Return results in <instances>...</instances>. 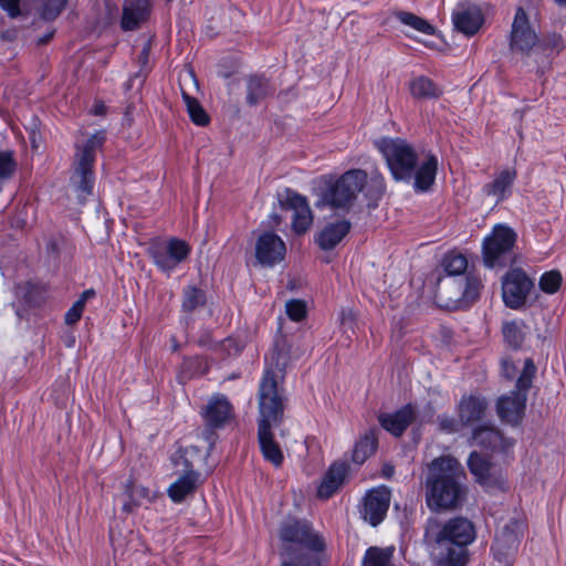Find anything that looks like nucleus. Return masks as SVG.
<instances>
[{
  "instance_id": "obj_27",
  "label": "nucleus",
  "mask_w": 566,
  "mask_h": 566,
  "mask_svg": "<svg viewBox=\"0 0 566 566\" xmlns=\"http://www.w3.org/2000/svg\"><path fill=\"white\" fill-rule=\"evenodd\" d=\"M515 178V169H504L495 176L493 181L484 185L483 192L495 198L496 202H500L511 195V188Z\"/></svg>"
},
{
  "instance_id": "obj_10",
  "label": "nucleus",
  "mask_w": 566,
  "mask_h": 566,
  "mask_svg": "<svg viewBox=\"0 0 566 566\" xmlns=\"http://www.w3.org/2000/svg\"><path fill=\"white\" fill-rule=\"evenodd\" d=\"M190 251L189 244L177 238L155 242L149 248V254L155 264L165 272H171L184 262L189 256Z\"/></svg>"
},
{
  "instance_id": "obj_49",
  "label": "nucleus",
  "mask_w": 566,
  "mask_h": 566,
  "mask_svg": "<svg viewBox=\"0 0 566 566\" xmlns=\"http://www.w3.org/2000/svg\"><path fill=\"white\" fill-rule=\"evenodd\" d=\"M149 53H150V43L147 42L143 46L139 55H138V63L140 65V71L146 72L149 70Z\"/></svg>"
},
{
  "instance_id": "obj_58",
  "label": "nucleus",
  "mask_w": 566,
  "mask_h": 566,
  "mask_svg": "<svg viewBox=\"0 0 566 566\" xmlns=\"http://www.w3.org/2000/svg\"><path fill=\"white\" fill-rule=\"evenodd\" d=\"M382 471L387 478H390L394 474V468L390 465H386Z\"/></svg>"
},
{
  "instance_id": "obj_15",
  "label": "nucleus",
  "mask_w": 566,
  "mask_h": 566,
  "mask_svg": "<svg viewBox=\"0 0 566 566\" xmlns=\"http://www.w3.org/2000/svg\"><path fill=\"white\" fill-rule=\"evenodd\" d=\"M452 21L457 30L465 35H473L482 27L484 17L478 4L460 2L453 10Z\"/></svg>"
},
{
  "instance_id": "obj_44",
  "label": "nucleus",
  "mask_w": 566,
  "mask_h": 566,
  "mask_svg": "<svg viewBox=\"0 0 566 566\" xmlns=\"http://www.w3.org/2000/svg\"><path fill=\"white\" fill-rule=\"evenodd\" d=\"M15 170L11 153L0 151V180L10 178Z\"/></svg>"
},
{
  "instance_id": "obj_12",
  "label": "nucleus",
  "mask_w": 566,
  "mask_h": 566,
  "mask_svg": "<svg viewBox=\"0 0 566 566\" xmlns=\"http://www.w3.org/2000/svg\"><path fill=\"white\" fill-rule=\"evenodd\" d=\"M533 286L530 277L520 269L511 270L502 281V297L506 306L518 308L524 305Z\"/></svg>"
},
{
  "instance_id": "obj_13",
  "label": "nucleus",
  "mask_w": 566,
  "mask_h": 566,
  "mask_svg": "<svg viewBox=\"0 0 566 566\" xmlns=\"http://www.w3.org/2000/svg\"><path fill=\"white\" fill-rule=\"evenodd\" d=\"M468 467L475 480L488 488H501L504 483L502 469L482 457L476 451L472 452L468 459Z\"/></svg>"
},
{
  "instance_id": "obj_37",
  "label": "nucleus",
  "mask_w": 566,
  "mask_h": 566,
  "mask_svg": "<svg viewBox=\"0 0 566 566\" xmlns=\"http://www.w3.org/2000/svg\"><path fill=\"white\" fill-rule=\"evenodd\" d=\"M206 304L205 292L196 286H187L184 290L182 310L193 312Z\"/></svg>"
},
{
  "instance_id": "obj_24",
  "label": "nucleus",
  "mask_w": 566,
  "mask_h": 566,
  "mask_svg": "<svg viewBox=\"0 0 566 566\" xmlns=\"http://www.w3.org/2000/svg\"><path fill=\"white\" fill-rule=\"evenodd\" d=\"M149 0H132L125 3L123 9L122 28L134 30L146 21L149 15Z\"/></svg>"
},
{
  "instance_id": "obj_51",
  "label": "nucleus",
  "mask_w": 566,
  "mask_h": 566,
  "mask_svg": "<svg viewBox=\"0 0 566 566\" xmlns=\"http://www.w3.org/2000/svg\"><path fill=\"white\" fill-rule=\"evenodd\" d=\"M355 321V314L352 310H343L340 313V323L343 325H348L352 327L353 323Z\"/></svg>"
},
{
  "instance_id": "obj_6",
  "label": "nucleus",
  "mask_w": 566,
  "mask_h": 566,
  "mask_svg": "<svg viewBox=\"0 0 566 566\" xmlns=\"http://www.w3.org/2000/svg\"><path fill=\"white\" fill-rule=\"evenodd\" d=\"M475 538L473 524L463 517L450 520L438 534V543L448 552V559L454 564H464L465 547Z\"/></svg>"
},
{
  "instance_id": "obj_38",
  "label": "nucleus",
  "mask_w": 566,
  "mask_h": 566,
  "mask_svg": "<svg viewBox=\"0 0 566 566\" xmlns=\"http://www.w3.org/2000/svg\"><path fill=\"white\" fill-rule=\"evenodd\" d=\"M182 96L191 120L200 126L207 125L209 117L199 102L186 93H184Z\"/></svg>"
},
{
  "instance_id": "obj_33",
  "label": "nucleus",
  "mask_w": 566,
  "mask_h": 566,
  "mask_svg": "<svg viewBox=\"0 0 566 566\" xmlns=\"http://www.w3.org/2000/svg\"><path fill=\"white\" fill-rule=\"evenodd\" d=\"M247 99L250 105H256L270 93V85L262 76H251L248 80Z\"/></svg>"
},
{
  "instance_id": "obj_18",
  "label": "nucleus",
  "mask_w": 566,
  "mask_h": 566,
  "mask_svg": "<svg viewBox=\"0 0 566 566\" xmlns=\"http://www.w3.org/2000/svg\"><path fill=\"white\" fill-rule=\"evenodd\" d=\"M521 528V523L517 521H510V523L504 525L496 534L492 549L497 559H505L517 548Z\"/></svg>"
},
{
  "instance_id": "obj_3",
  "label": "nucleus",
  "mask_w": 566,
  "mask_h": 566,
  "mask_svg": "<svg viewBox=\"0 0 566 566\" xmlns=\"http://www.w3.org/2000/svg\"><path fill=\"white\" fill-rule=\"evenodd\" d=\"M280 537L284 542L283 555L286 560L283 566H308L310 558L303 548L321 552L324 549L322 538L313 533L305 522L291 520L280 530Z\"/></svg>"
},
{
  "instance_id": "obj_46",
  "label": "nucleus",
  "mask_w": 566,
  "mask_h": 566,
  "mask_svg": "<svg viewBox=\"0 0 566 566\" xmlns=\"http://www.w3.org/2000/svg\"><path fill=\"white\" fill-rule=\"evenodd\" d=\"M481 286L482 283L480 279L475 276H469L467 279V285L463 292V297L470 302L475 301L479 297Z\"/></svg>"
},
{
  "instance_id": "obj_48",
  "label": "nucleus",
  "mask_w": 566,
  "mask_h": 566,
  "mask_svg": "<svg viewBox=\"0 0 566 566\" xmlns=\"http://www.w3.org/2000/svg\"><path fill=\"white\" fill-rule=\"evenodd\" d=\"M0 7L8 12L11 18L20 15V0H0Z\"/></svg>"
},
{
  "instance_id": "obj_50",
  "label": "nucleus",
  "mask_w": 566,
  "mask_h": 566,
  "mask_svg": "<svg viewBox=\"0 0 566 566\" xmlns=\"http://www.w3.org/2000/svg\"><path fill=\"white\" fill-rule=\"evenodd\" d=\"M439 427L442 431L448 433L457 432L459 430L457 421L446 416L439 417Z\"/></svg>"
},
{
  "instance_id": "obj_45",
  "label": "nucleus",
  "mask_w": 566,
  "mask_h": 566,
  "mask_svg": "<svg viewBox=\"0 0 566 566\" xmlns=\"http://www.w3.org/2000/svg\"><path fill=\"white\" fill-rule=\"evenodd\" d=\"M67 0H44L42 15L45 20L55 19Z\"/></svg>"
},
{
  "instance_id": "obj_41",
  "label": "nucleus",
  "mask_w": 566,
  "mask_h": 566,
  "mask_svg": "<svg viewBox=\"0 0 566 566\" xmlns=\"http://www.w3.org/2000/svg\"><path fill=\"white\" fill-rule=\"evenodd\" d=\"M444 270L450 275L463 274L468 268L467 258L462 254H448L443 261Z\"/></svg>"
},
{
  "instance_id": "obj_56",
  "label": "nucleus",
  "mask_w": 566,
  "mask_h": 566,
  "mask_svg": "<svg viewBox=\"0 0 566 566\" xmlns=\"http://www.w3.org/2000/svg\"><path fill=\"white\" fill-rule=\"evenodd\" d=\"M52 36H53V32H49V33H48V34H45L43 38H39V39L36 40V43H38L39 45H41V44H45L48 41H50V40L52 39Z\"/></svg>"
},
{
  "instance_id": "obj_54",
  "label": "nucleus",
  "mask_w": 566,
  "mask_h": 566,
  "mask_svg": "<svg viewBox=\"0 0 566 566\" xmlns=\"http://www.w3.org/2000/svg\"><path fill=\"white\" fill-rule=\"evenodd\" d=\"M94 295H95V292L93 290H86L81 294V296L77 301H83V305L85 306L87 300L93 297Z\"/></svg>"
},
{
  "instance_id": "obj_19",
  "label": "nucleus",
  "mask_w": 566,
  "mask_h": 566,
  "mask_svg": "<svg viewBox=\"0 0 566 566\" xmlns=\"http://www.w3.org/2000/svg\"><path fill=\"white\" fill-rule=\"evenodd\" d=\"M472 440L476 446L492 451H506L513 446L510 439L504 438L503 434L492 426L475 428L472 433Z\"/></svg>"
},
{
  "instance_id": "obj_5",
  "label": "nucleus",
  "mask_w": 566,
  "mask_h": 566,
  "mask_svg": "<svg viewBox=\"0 0 566 566\" xmlns=\"http://www.w3.org/2000/svg\"><path fill=\"white\" fill-rule=\"evenodd\" d=\"M366 185V171L350 169L336 180L326 182V187L321 193V201L332 208L348 210L354 206L357 196Z\"/></svg>"
},
{
  "instance_id": "obj_34",
  "label": "nucleus",
  "mask_w": 566,
  "mask_h": 566,
  "mask_svg": "<svg viewBox=\"0 0 566 566\" xmlns=\"http://www.w3.org/2000/svg\"><path fill=\"white\" fill-rule=\"evenodd\" d=\"M376 444L377 438L375 432L369 431L356 443L353 452V461L358 464L364 463L366 459L375 452Z\"/></svg>"
},
{
  "instance_id": "obj_1",
  "label": "nucleus",
  "mask_w": 566,
  "mask_h": 566,
  "mask_svg": "<svg viewBox=\"0 0 566 566\" xmlns=\"http://www.w3.org/2000/svg\"><path fill=\"white\" fill-rule=\"evenodd\" d=\"M463 479V468L455 458L444 455L432 460L424 484L428 507L438 511L458 506L464 493Z\"/></svg>"
},
{
  "instance_id": "obj_14",
  "label": "nucleus",
  "mask_w": 566,
  "mask_h": 566,
  "mask_svg": "<svg viewBox=\"0 0 566 566\" xmlns=\"http://www.w3.org/2000/svg\"><path fill=\"white\" fill-rule=\"evenodd\" d=\"M285 251L283 240L272 232H265L256 240L255 256L262 265L273 266L281 262L285 256Z\"/></svg>"
},
{
  "instance_id": "obj_25",
  "label": "nucleus",
  "mask_w": 566,
  "mask_h": 566,
  "mask_svg": "<svg viewBox=\"0 0 566 566\" xmlns=\"http://www.w3.org/2000/svg\"><path fill=\"white\" fill-rule=\"evenodd\" d=\"M203 417L210 428H219L231 417V405L223 396H214L209 400Z\"/></svg>"
},
{
  "instance_id": "obj_20",
  "label": "nucleus",
  "mask_w": 566,
  "mask_h": 566,
  "mask_svg": "<svg viewBox=\"0 0 566 566\" xmlns=\"http://www.w3.org/2000/svg\"><path fill=\"white\" fill-rule=\"evenodd\" d=\"M154 499L155 495L146 486L128 480L124 485L122 510L127 514L134 513L138 507L150 504Z\"/></svg>"
},
{
  "instance_id": "obj_4",
  "label": "nucleus",
  "mask_w": 566,
  "mask_h": 566,
  "mask_svg": "<svg viewBox=\"0 0 566 566\" xmlns=\"http://www.w3.org/2000/svg\"><path fill=\"white\" fill-rule=\"evenodd\" d=\"M376 147L396 181L412 180L419 158L411 144L402 138L384 137L376 142Z\"/></svg>"
},
{
  "instance_id": "obj_32",
  "label": "nucleus",
  "mask_w": 566,
  "mask_h": 566,
  "mask_svg": "<svg viewBox=\"0 0 566 566\" xmlns=\"http://www.w3.org/2000/svg\"><path fill=\"white\" fill-rule=\"evenodd\" d=\"M394 547H370L366 551L363 566H394Z\"/></svg>"
},
{
  "instance_id": "obj_23",
  "label": "nucleus",
  "mask_w": 566,
  "mask_h": 566,
  "mask_svg": "<svg viewBox=\"0 0 566 566\" xmlns=\"http://www.w3.org/2000/svg\"><path fill=\"white\" fill-rule=\"evenodd\" d=\"M350 223L347 220H336L327 223L316 235V243L323 250L335 248L349 232Z\"/></svg>"
},
{
  "instance_id": "obj_36",
  "label": "nucleus",
  "mask_w": 566,
  "mask_h": 566,
  "mask_svg": "<svg viewBox=\"0 0 566 566\" xmlns=\"http://www.w3.org/2000/svg\"><path fill=\"white\" fill-rule=\"evenodd\" d=\"M503 336L505 342L514 347L518 348L524 340V323L521 321L505 322L502 327Z\"/></svg>"
},
{
  "instance_id": "obj_16",
  "label": "nucleus",
  "mask_w": 566,
  "mask_h": 566,
  "mask_svg": "<svg viewBox=\"0 0 566 566\" xmlns=\"http://www.w3.org/2000/svg\"><path fill=\"white\" fill-rule=\"evenodd\" d=\"M390 503V491L377 488L367 493L364 501L363 517L373 526H377L385 517Z\"/></svg>"
},
{
  "instance_id": "obj_40",
  "label": "nucleus",
  "mask_w": 566,
  "mask_h": 566,
  "mask_svg": "<svg viewBox=\"0 0 566 566\" xmlns=\"http://www.w3.org/2000/svg\"><path fill=\"white\" fill-rule=\"evenodd\" d=\"M563 276L559 271L545 272L539 279V289L546 294H555L562 286Z\"/></svg>"
},
{
  "instance_id": "obj_31",
  "label": "nucleus",
  "mask_w": 566,
  "mask_h": 566,
  "mask_svg": "<svg viewBox=\"0 0 566 566\" xmlns=\"http://www.w3.org/2000/svg\"><path fill=\"white\" fill-rule=\"evenodd\" d=\"M409 87L411 95L419 99L437 98L442 93L440 87L426 76L413 78Z\"/></svg>"
},
{
  "instance_id": "obj_26",
  "label": "nucleus",
  "mask_w": 566,
  "mask_h": 566,
  "mask_svg": "<svg viewBox=\"0 0 566 566\" xmlns=\"http://www.w3.org/2000/svg\"><path fill=\"white\" fill-rule=\"evenodd\" d=\"M486 409L488 403L484 398L478 396L463 397L459 403V418L463 424H471L482 420Z\"/></svg>"
},
{
  "instance_id": "obj_55",
  "label": "nucleus",
  "mask_w": 566,
  "mask_h": 566,
  "mask_svg": "<svg viewBox=\"0 0 566 566\" xmlns=\"http://www.w3.org/2000/svg\"><path fill=\"white\" fill-rule=\"evenodd\" d=\"M106 113V106L103 103H96L93 108L94 115H104Z\"/></svg>"
},
{
  "instance_id": "obj_2",
  "label": "nucleus",
  "mask_w": 566,
  "mask_h": 566,
  "mask_svg": "<svg viewBox=\"0 0 566 566\" xmlns=\"http://www.w3.org/2000/svg\"><path fill=\"white\" fill-rule=\"evenodd\" d=\"M259 411L258 439L262 454L273 465L280 467L283 462V452L279 443L274 441L271 427L277 426L282 421L284 405L280 392L276 391L275 377L272 373H266L261 380Z\"/></svg>"
},
{
  "instance_id": "obj_17",
  "label": "nucleus",
  "mask_w": 566,
  "mask_h": 566,
  "mask_svg": "<svg viewBox=\"0 0 566 566\" xmlns=\"http://www.w3.org/2000/svg\"><path fill=\"white\" fill-rule=\"evenodd\" d=\"M283 206L293 211V230L298 234L305 233L313 223L312 210L306 198L289 191Z\"/></svg>"
},
{
  "instance_id": "obj_53",
  "label": "nucleus",
  "mask_w": 566,
  "mask_h": 566,
  "mask_svg": "<svg viewBox=\"0 0 566 566\" xmlns=\"http://www.w3.org/2000/svg\"><path fill=\"white\" fill-rule=\"evenodd\" d=\"M17 36L15 30H7L1 33V38L7 41H13Z\"/></svg>"
},
{
  "instance_id": "obj_35",
  "label": "nucleus",
  "mask_w": 566,
  "mask_h": 566,
  "mask_svg": "<svg viewBox=\"0 0 566 566\" xmlns=\"http://www.w3.org/2000/svg\"><path fill=\"white\" fill-rule=\"evenodd\" d=\"M395 17L405 25H408L423 34H433L434 27L431 25L427 20L406 11H398Z\"/></svg>"
},
{
  "instance_id": "obj_21",
  "label": "nucleus",
  "mask_w": 566,
  "mask_h": 566,
  "mask_svg": "<svg viewBox=\"0 0 566 566\" xmlns=\"http://www.w3.org/2000/svg\"><path fill=\"white\" fill-rule=\"evenodd\" d=\"M297 357V355L292 353V346L285 338L276 339L271 354V367L265 370L263 378L266 373H272L275 377V384L277 385V379L282 376V373L287 367L289 363ZM276 391L279 392L277 388Z\"/></svg>"
},
{
  "instance_id": "obj_57",
  "label": "nucleus",
  "mask_w": 566,
  "mask_h": 566,
  "mask_svg": "<svg viewBox=\"0 0 566 566\" xmlns=\"http://www.w3.org/2000/svg\"><path fill=\"white\" fill-rule=\"evenodd\" d=\"M463 564H454L448 559V552L446 553L444 560H441L439 566H462Z\"/></svg>"
},
{
  "instance_id": "obj_11",
  "label": "nucleus",
  "mask_w": 566,
  "mask_h": 566,
  "mask_svg": "<svg viewBox=\"0 0 566 566\" xmlns=\"http://www.w3.org/2000/svg\"><path fill=\"white\" fill-rule=\"evenodd\" d=\"M538 36L531 25L528 17L523 8L516 10L511 30V50L520 54H530L538 46Z\"/></svg>"
},
{
  "instance_id": "obj_39",
  "label": "nucleus",
  "mask_w": 566,
  "mask_h": 566,
  "mask_svg": "<svg viewBox=\"0 0 566 566\" xmlns=\"http://www.w3.org/2000/svg\"><path fill=\"white\" fill-rule=\"evenodd\" d=\"M565 40L560 34L549 33L538 41L537 49L547 55L558 54L565 48Z\"/></svg>"
},
{
  "instance_id": "obj_28",
  "label": "nucleus",
  "mask_w": 566,
  "mask_h": 566,
  "mask_svg": "<svg viewBox=\"0 0 566 566\" xmlns=\"http://www.w3.org/2000/svg\"><path fill=\"white\" fill-rule=\"evenodd\" d=\"M347 467L344 463H334L325 474L317 494L322 499L331 497L344 483Z\"/></svg>"
},
{
  "instance_id": "obj_29",
  "label": "nucleus",
  "mask_w": 566,
  "mask_h": 566,
  "mask_svg": "<svg viewBox=\"0 0 566 566\" xmlns=\"http://www.w3.org/2000/svg\"><path fill=\"white\" fill-rule=\"evenodd\" d=\"M198 473L191 469L187 470L176 482H174L168 489V495L170 499L179 503L186 499L187 495L193 493L198 483Z\"/></svg>"
},
{
  "instance_id": "obj_59",
  "label": "nucleus",
  "mask_w": 566,
  "mask_h": 566,
  "mask_svg": "<svg viewBox=\"0 0 566 566\" xmlns=\"http://www.w3.org/2000/svg\"><path fill=\"white\" fill-rule=\"evenodd\" d=\"M559 4L562 6H565L566 7V0H556Z\"/></svg>"
},
{
  "instance_id": "obj_7",
  "label": "nucleus",
  "mask_w": 566,
  "mask_h": 566,
  "mask_svg": "<svg viewBox=\"0 0 566 566\" xmlns=\"http://www.w3.org/2000/svg\"><path fill=\"white\" fill-rule=\"evenodd\" d=\"M535 370L533 361L526 359L523 371L516 381V390L499 399L496 409L503 421L517 424L522 420L526 406V392L532 386Z\"/></svg>"
},
{
  "instance_id": "obj_22",
  "label": "nucleus",
  "mask_w": 566,
  "mask_h": 566,
  "mask_svg": "<svg viewBox=\"0 0 566 566\" xmlns=\"http://www.w3.org/2000/svg\"><path fill=\"white\" fill-rule=\"evenodd\" d=\"M415 409L407 405L394 413H382L379 416L381 427L394 436H401L402 432L415 419Z\"/></svg>"
},
{
  "instance_id": "obj_9",
  "label": "nucleus",
  "mask_w": 566,
  "mask_h": 566,
  "mask_svg": "<svg viewBox=\"0 0 566 566\" xmlns=\"http://www.w3.org/2000/svg\"><path fill=\"white\" fill-rule=\"evenodd\" d=\"M515 231L504 224H496L483 241V260L488 268L504 266L507 254L516 242Z\"/></svg>"
},
{
  "instance_id": "obj_8",
  "label": "nucleus",
  "mask_w": 566,
  "mask_h": 566,
  "mask_svg": "<svg viewBox=\"0 0 566 566\" xmlns=\"http://www.w3.org/2000/svg\"><path fill=\"white\" fill-rule=\"evenodd\" d=\"M104 142V133L98 132L92 135L84 145L77 146L72 182L83 196L92 192L94 181L92 167L95 160V153L103 146Z\"/></svg>"
},
{
  "instance_id": "obj_43",
  "label": "nucleus",
  "mask_w": 566,
  "mask_h": 566,
  "mask_svg": "<svg viewBox=\"0 0 566 566\" xmlns=\"http://www.w3.org/2000/svg\"><path fill=\"white\" fill-rule=\"evenodd\" d=\"M386 191L385 178L381 174L376 172L370 178L368 196L373 200H379Z\"/></svg>"
},
{
  "instance_id": "obj_30",
  "label": "nucleus",
  "mask_w": 566,
  "mask_h": 566,
  "mask_svg": "<svg viewBox=\"0 0 566 566\" xmlns=\"http://www.w3.org/2000/svg\"><path fill=\"white\" fill-rule=\"evenodd\" d=\"M437 168L438 160L434 156H429L418 169L415 168V188L420 191L428 190L436 179Z\"/></svg>"
},
{
  "instance_id": "obj_42",
  "label": "nucleus",
  "mask_w": 566,
  "mask_h": 566,
  "mask_svg": "<svg viewBox=\"0 0 566 566\" xmlns=\"http://www.w3.org/2000/svg\"><path fill=\"white\" fill-rule=\"evenodd\" d=\"M285 311L292 321L300 322L306 316V304L301 300H290L285 304Z\"/></svg>"
},
{
  "instance_id": "obj_47",
  "label": "nucleus",
  "mask_w": 566,
  "mask_h": 566,
  "mask_svg": "<svg viewBox=\"0 0 566 566\" xmlns=\"http://www.w3.org/2000/svg\"><path fill=\"white\" fill-rule=\"evenodd\" d=\"M84 308H85V306L83 305V301H76L65 314V318H64L65 324H67V325L76 324L80 321V318L82 317Z\"/></svg>"
},
{
  "instance_id": "obj_52",
  "label": "nucleus",
  "mask_w": 566,
  "mask_h": 566,
  "mask_svg": "<svg viewBox=\"0 0 566 566\" xmlns=\"http://www.w3.org/2000/svg\"><path fill=\"white\" fill-rule=\"evenodd\" d=\"M503 373L505 374L506 377L513 376L514 366L507 360L503 361Z\"/></svg>"
}]
</instances>
